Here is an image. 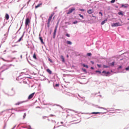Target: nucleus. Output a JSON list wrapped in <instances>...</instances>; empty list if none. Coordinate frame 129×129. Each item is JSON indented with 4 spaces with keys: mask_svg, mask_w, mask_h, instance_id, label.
I'll return each mask as SVG.
<instances>
[{
    "mask_svg": "<svg viewBox=\"0 0 129 129\" xmlns=\"http://www.w3.org/2000/svg\"><path fill=\"white\" fill-rule=\"evenodd\" d=\"M54 13H52V14H51V15L49 16V17L48 19V22H47L48 28L50 27V24L51 21L52 20L53 16H54Z\"/></svg>",
    "mask_w": 129,
    "mask_h": 129,
    "instance_id": "1",
    "label": "nucleus"
},
{
    "mask_svg": "<svg viewBox=\"0 0 129 129\" xmlns=\"http://www.w3.org/2000/svg\"><path fill=\"white\" fill-rule=\"evenodd\" d=\"M121 24H120L119 22H116V23H113L111 25L112 27H118V26H121Z\"/></svg>",
    "mask_w": 129,
    "mask_h": 129,
    "instance_id": "2",
    "label": "nucleus"
},
{
    "mask_svg": "<svg viewBox=\"0 0 129 129\" xmlns=\"http://www.w3.org/2000/svg\"><path fill=\"white\" fill-rule=\"evenodd\" d=\"M76 10L75 8H70L68 13H67V14H71V13L73 12L74 11H75Z\"/></svg>",
    "mask_w": 129,
    "mask_h": 129,
    "instance_id": "3",
    "label": "nucleus"
},
{
    "mask_svg": "<svg viewBox=\"0 0 129 129\" xmlns=\"http://www.w3.org/2000/svg\"><path fill=\"white\" fill-rule=\"evenodd\" d=\"M30 23V20L29 18H27L25 20V25L26 26H28L29 24Z\"/></svg>",
    "mask_w": 129,
    "mask_h": 129,
    "instance_id": "4",
    "label": "nucleus"
},
{
    "mask_svg": "<svg viewBox=\"0 0 129 129\" xmlns=\"http://www.w3.org/2000/svg\"><path fill=\"white\" fill-rule=\"evenodd\" d=\"M57 27L58 26L56 25V26H55V28L54 29V33H53V37L54 38L55 36H56V31H57Z\"/></svg>",
    "mask_w": 129,
    "mask_h": 129,
    "instance_id": "5",
    "label": "nucleus"
},
{
    "mask_svg": "<svg viewBox=\"0 0 129 129\" xmlns=\"http://www.w3.org/2000/svg\"><path fill=\"white\" fill-rule=\"evenodd\" d=\"M35 95V93H31V94L29 95V96L28 97V99H31L33 97V96Z\"/></svg>",
    "mask_w": 129,
    "mask_h": 129,
    "instance_id": "6",
    "label": "nucleus"
},
{
    "mask_svg": "<svg viewBox=\"0 0 129 129\" xmlns=\"http://www.w3.org/2000/svg\"><path fill=\"white\" fill-rule=\"evenodd\" d=\"M102 74H106L105 76H106V77H108V74H110V73L109 72H106V71H102Z\"/></svg>",
    "mask_w": 129,
    "mask_h": 129,
    "instance_id": "7",
    "label": "nucleus"
},
{
    "mask_svg": "<svg viewBox=\"0 0 129 129\" xmlns=\"http://www.w3.org/2000/svg\"><path fill=\"white\" fill-rule=\"evenodd\" d=\"M108 21V19H105L104 21H102V22L101 23V25H104V24L105 23V22H107Z\"/></svg>",
    "mask_w": 129,
    "mask_h": 129,
    "instance_id": "8",
    "label": "nucleus"
},
{
    "mask_svg": "<svg viewBox=\"0 0 129 129\" xmlns=\"http://www.w3.org/2000/svg\"><path fill=\"white\" fill-rule=\"evenodd\" d=\"M87 12L88 13V14H93V12L92 11V10L91 9H90V10H88Z\"/></svg>",
    "mask_w": 129,
    "mask_h": 129,
    "instance_id": "9",
    "label": "nucleus"
},
{
    "mask_svg": "<svg viewBox=\"0 0 129 129\" xmlns=\"http://www.w3.org/2000/svg\"><path fill=\"white\" fill-rule=\"evenodd\" d=\"M9 15L8 13H6V16H5V18H6L7 20H9Z\"/></svg>",
    "mask_w": 129,
    "mask_h": 129,
    "instance_id": "10",
    "label": "nucleus"
},
{
    "mask_svg": "<svg viewBox=\"0 0 129 129\" xmlns=\"http://www.w3.org/2000/svg\"><path fill=\"white\" fill-rule=\"evenodd\" d=\"M24 102H25V101H23V102H18L17 103H16L15 105H21V104L24 103Z\"/></svg>",
    "mask_w": 129,
    "mask_h": 129,
    "instance_id": "11",
    "label": "nucleus"
},
{
    "mask_svg": "<svg viewBox=\"0 0 129 129\" xmlns=\"http://www.w3.org/2000/svg\"><path fill=\"white\" fill-rule=\"evenodd\" d=\"M128 5H124L123 4H122L121 7L124 8V9H127Z\"/></svg>",
    "mask_w": 129,
    "mask_h": 129,
    "instance_id": "12",
    "label": "nucleus"
},
{
    "mask_svg": "<svg viewBox=\"0 0 129 129\" xmlns=\"http://www.w3.org/2000/svg\"><path fill=\"white\" fill-rule=\"evenodd\" d=\"M42 3L38 4V5L35 6V9H38V8L40 7V6H42Z\"/></svg>",
    "mask_w": 129,
    "mask_h": 129,
    "instance_id": "13",
    "label": "nucleus"
},
{
    "mask_svg": "<svg viewBox=\"0 0 129 129\" xmlns=\"http://www.w3.org/2000/svg\"><path fill=\"white\" fill-rule=\"evenodd\" d=\"M60 58H61V59L62 60V62H65V58H64L63 55H61L60 56Z\"/></svg>",
    "mask_w": 129,
    "mask_h": 129,
    "instance_id": "14",
    "label": "nucleus"
},
{
    "mask_svg": "<svg viewBox=\"0 0 129 129\" xmlns=\"http://www.w3.org/2000/svg\"><path fill=\"white\" fill-rule=\"evenodd\" d=\"M39 39H40V41H41V44H44V41H43V38H42V37H39Z\"/></svg>",
    "mask_w": 129,
    "mask_h": 129,
    "instance_id": "15",
    "label": "nucleus"
},
{
    "mask_svg": "<svg viewBox=\"0 0 129 129\" xmlns=\"http://www.w3.org/2000/svg\"><path fill=\"white\" fill-rule=\"evenodd\" d=\"M46 71H47V72L48 73V74H52V71H51V70L48 69L46 70Z\"/></svg>",
    "mask_w": 129,
    "mask_h": 129,
    "instance_id": "16",
    "label": "nucleus"
},
{
    "mask_svg": "<svg viewBox=\"0 0 129 129\" xmlns=\"http://www.w3.org/2000/svg\"><path fill=\"white\" fill-rule=\"evenodd\" d=\"M23 38V35L20 38H19V40L17 41V42H21V41L22 40Z\"/></svg>",
    "mask_w": 129,
    "mask_h": 129,
    "instance_id": "17",
    "label": "nucleus"
},
{
    "mask_svg": "<svg viewBox=\"0 0 129 129\" xmlns=\"http://www.w3.org/2000/svg\"><path fill=\"white\" fill-rule=\"evenodd\" d=\"M82 66H83V67L86 68V69H88V65H86L85 63H83Z\"/></svg>",
    "mask_w": 129,
    "mask_h": 129,
    "instance_id": "18",
    "label": "nucleus"
},
{
    "mask_svg": "<svg viewBox=\"0 0 129 129\" xmlns=\"http://www.w3.org/2000/svg\"><path fill=\"white\" fill-rule=\"evenodd\" d=\"M67 43L68 45H72V42L70 41H67Z\"/></svg>",
    "mask_w": 129,
    "mask_h": 129,
    "instance_id": "19",
    "label": "nucleus"
},
{
    "mask_svg": "<svg viewBox=\"0 0 129 129\" xmlns=\"http://www.w3.org/2000/svg\"><path fill=\"white\" fill-rule=\"evenodd\" d=\"M118 15H121L122 16H123V14L121 11H120L118 13Z\"/></svg>",
    "mask_w": 129,
    "mask_h": 129,
    "instance_id": "20",
    "label": "nucleus"
},
{
    "mask_svg": "<svg viewBox=\"0 0 129 129\" xmlns=\"http://www.w3.org/2000/svg\"><path fill=\"white\" fill-rule=\"evenodd\" d=\"M33 57L34 58V59H37V56H36L35 53H34V54H33Z\"/></svg>",
    "mask_w": 129,
    "mask_h": 129,
    "instance_id": "21",
    "label": "nucleus"
},
{
    "mask_svg": "<svg viewBox=\"0 0 129 129\" xmlns=\"http://www.w3.org/2000/svg\"><path fill=\"white\" fill-rule=\"evenodd\" d=\"M104 68L107 69L109 68V66H107V65H103Z\"/></svg>",
    "mask_w": 129,
    "mask_h": 129,
    "instance_id": "22",
    "label": "nucleus"
},
{
    "mask_svg": "<svg viewBox=\"0 0 129 129\" xmlns=\"http://www.w3.org/2000/svg\"><path fill=\"white\" fill-rule=\"evenodd\" d=\"M114 64H115L114 61H113V62L111 63V66H112V67L114 66Z\"/></svg>",
    "mask_w": 129,
    "mask_h": 129,
    "instance_id": "23",
    "label": "nucleus"
},
{
    "mask_svg": "<svg viewBox=\"0 0 129 129\" xmlns=\"http://www.w3.org/2000/svg\"><path fill=\"white\" fill-rule=\"evenodd\" d=\"M79 16L80 17H81V18L84 19V16H83V15H81V14H79Z\"/></svg>",
    "mask_w": 129,
    "mask_h": 129,
    "instance_id": "24",
    "label": "nucleus"
},
{
    "mask_svg": "<svg viewBox=\"0 0 129 129\" xmlns=\"http://www.w3.org/2000/svg\"><path fill=\"white\" fill-rule=\"evenodd\" d=\"M87 55H88V56H90L92 55V53H91V52H88V53H87Z\"/></svg>",
    "mask_w": 129,
    "mask_h": 129,
    "instance_id": "25",
    "label": "nucleus"
},
{
    "mask_svg": "<svg viewBox=\"0 0 129 129\" xmlns=\"http://www.w3.org/2000/svg\"><path fill=\"white\" fill-rule=\"evenodd\" d=\"M115 2V0H111L110 2L111 3H114Z\"/></svg>",
    "mask_w": 129,
    "mask_h": 129,
    "instance_id": "26",
    "label": "nucleus"
},
{
    "mask_svg": "<svg viewBox=\"0 0 129 129\" xmlns=\"http://www.w3.org/2000/svg\"><path fill=\"white\" fill-rule=\"evenodd\" d=\"M66 36H67L68 37H70V35L69 34V33H67V34H66Z\"/></svg>",
    "mask_w": 129,
    "mask_h": 129,
    "instance_id": "27",
    "label": "nucleus"
},
{
    "mask_svg": "<svg viewBox=\"0 0 129 129\" xmlns=\"http://www.w3.org/2000/svg\"><path fill=\"white\" fill-rule=\"evenodd\" d=\"M125 71H129V66L125 68Z\"/></svg>",
    "mask_w": 129,
    "mask_h": 129,
    "instance_id": "28",
    "label": "nucleus"
},
{
    "mask_svg": "<svg viewBox=\"0 0 129 129\" xmlns=\"http://www.w3.org/2000/svg\"><path fill=\"white\" fill-rule=\"evenodd\" d=\"M96 73H99V74H101V72L100 71H96Z\"/></svg>",
    "mask_w": 129,
    "mask_h": 129,
    "instance_id": "29",
    "label": "nucleus"
},
{
    "mask_svg": "<svg viewBox=\"0 0 129 129\" xmlns=\"http://www.w3.org/2000/svg\"><path fill=\"white\" fill-rule=\"evenodd\" d=\"M97 66L98 68H101V64H97Z\"/></svg>",
    "mask_w": 129,
    "mask_h": 129,
    "instance_id": "30",
    "label": "nucleus"
},
{
    "mask_svg": "<svg viewBox=\"0 0 129 129\" xmlns=\"http://www.w3.org/2000/svg\"><path fill=\"white\" fill-rule=\"evenodd\" d=\"M74 24H77L78 23V21H75V22H73Z\"/></svg>",
    "mask_w": 129,
    "mask_h": 129,
    "instance_id": "31",
    "label": "nucleus"
},
{
    "mask_svg": "<svg viewBox=\"0 0 129 129\" xmlns=\"http://www.w3.org/2000/svg\"><path fill=\"white\" fill-rule=\"evenodd\" d=\"M79 10L81 11H83V12L85 11L84 9H80Z\"/></svg>",
    "mask_w": 129,
    "mask_h": 129,
    "instance_id": "32",
    "label": "nucleus"
},
{
    "mask_svg": "<svg viewBox=\"0 0 129 129\" xmlns=\"http://www.w3.org/2000/svg\"><path fill=\"white\" fill-rule=\"evenodd\" d=\"M1 59H2V60H3V61H7V60H5V58H1Z\"/></svg>",
    "mask_w": 129,
    "mask_h": 129,
    "instance_id": "33",
    "label": "nucleus"
},
{
    "mask_svg": "<svg viewBox=\"0 0 129 129\" xmlns=\"http://www.w3.org/2000/svg\"><path fill=\"white\" fill-rule=\"evenodd\" d=\"M55 86L56 87H58V86H59V84H56Z\"/></svg>",
    "mask_w": 129,
    "mask_h": 129,
    "instance_id": "34",
    "label": "nucleus"
},
{
    "mask_svg": "<svg viewBox=\"0 0 129 129\" xmlns=\"http://www.w3.org/2000/svg\"><path fill=\"white\" fill-rule=\"evenodd\" d=\"M26 116V114H24V115H23V119L25 118Z\"/></svg>",
    "mask_w": 129,
    "mask_h": 129,
    "instance_id": "35",
    "label": "nucleus"
},
{
    "mask_svg": "<svg viewBox=\"0 0 129 129\" xmlns=\"http://www.w3.org/2000/svg\"><path fill=\"white\" fill-rule=\"evenodd\" d=\"M83 71L87 73L86 70V69H83Z\"/></svg>",
    "mask_w": 129,
    "mask_h": 129,
    "instance_id": "36",
    "label": "nucleus"
},
{
    "mask_svg": "<svg viewBox=\"0 0 129 129\" xmlns=\"http://www.w3.org/2000/svg\"><path fill=\"white\" fill-rule=\"evenodd\" d=\"M99 14L101 15V16H103V13L102 12H99Z\"/></svg>",
    "mask_w": 129,
    "mask_h": 129,
    "instance_id": "37",
    "label": "nucleus"
},
{
    "mask_svg": "<svg viewBox=\"0 0 129 129\" xmlns=\"http://www.w3.org/2000/svg\"><path fill=\"white\" fill-rule=\"evenodd\" d=\"M91 69H92V70H94V68H93V67H91Z\"/></svg>",
    "mask_w": 129,
    "mask_h": 129,
    "instance_id": "38",
    "label": "nucleus"
},
{
    "mask_svg": "<svg viewBox=\"0 0 129 129\" xmlns=\"http://www.w3.org/2000/svg\"><path fill=\"white\" fill-rule=\"evenodd\" d=\"M121 68H122V66H119V67H118V69H121Z\"/></svg>",
    "mask_w": 129,
    "mask_h": 129,
    "instance_id": "39",
    "label": "nucleus"
},
{
    "mask_svg": "<svg viewBox=\"0 0 129 129\" xmlns=\"http://www.w3.org/2000/svg\"><path fill=\"white\" fill-rule=\"evenodd\" d=\"M100 113L99 112H93V113Z\"/></svg>",
    "mask_w": 129,
    "mask_h": 129,
    "instance_id": "40",
    "label": "nucleus"
},
{
    "mask_svg": "<svg viewBox=\"0 0 129 129\" xmlns=\"http://www.w3.org/2000/svg\"><path fill=\"white\" fill-rule=\"evenodd\" d=\"M49 61H50L51 62H52V60L51 59V58H49Z\"/></svg>",
    "mask_w": 129,
    "mask_h": 129,
    "instance_id": "41",
    "label": "nucleus"
},
{
    "mask_svg": "<svg viewBox=\"0 0 129 129\" xmlns=\"http://www.w3.org/2000/svg\"><path fill=\"white\" fill-rule=\"evenodd\" d=\"M30 1L29 0V1H28V2H27V4H29V3H30Z\"/></svg>",
    "mask_w": 129,
    "mask_h": 129,
    "instance_id": "42",
    "label": "nucleus"
},
{
    "mask_svg": "<svg viewBox=\"0 0 129 129\" xmlns=\"http://www.w3.org/2000/svg\"><path fill=\"white\" fill-rule=\"evenodd\" d=\"M93 17H96V16H94L93 14L92 15Z\"/></svg>",
    "mask_w": 129,
    "mask_h": 129,
    "instance_id": "43",
    "label": "nucleus"
},
{
    "mask_svg": "<svg viewBox=\"0 0 129 129\" xmlns=\"http://www.w3.org/2000/svg\"><path fill=\"white\" fill-rule=\"evenodd\" d=\"M61 124H63V121H61Z\"/></svg>",
    "mask_w": 129,
    "mask_h": 129,
    "instance_id": "44",
    "label": "nucleus"
},
{
    "mask_svg": "<svg viewBox=\"0 0 129 129\" xmlns=\"http://www.w3.org/2000/svg\"><path fill=\"white\" fill-rule=\"evenodd\" d=\"M91 62L92 63V64H94V62L93 61H91Z\"/></svg>",
    "mask_w": 129,
    "mask_h": 129,
    "instance_id": "45",
    "label": "nucleus"
},
{
    "mask_svg": "<svg viewBox=\"0 0 129 129\" xmlns=\"http://www.w3.org/2000/svg\"><path fill=\"white\" fill-rule=\"evenodd\" d=\"M127 30H129V27H127Z\"/></svg>",
    "mask_w": 129,
    "mask_h": 129,
    "instance_id": "46",
    "label": "nucleus"
},
{
    "mask_svg": "<svg viewBox=\"0 0 129 129\" xmlns=\"http://www.w3.org/2000/svg\"><path fill=\"white\" fill-rule=\"evenodd\" d=\"M8 68H7L6 70H8Z\"/></svg>",
    "mask_w": 129,
    "mask_h": 129,
    "instance_id": "47",
    "label": "nucleus"
},
{
    "mask_svg": "<svg viewBox=\"0 0 129 129\" xmlns=\"http://www.w3.org/2000/svg\"><path fill=\"white\" fill-rule=\"evenodd\" d=\"M55 18V16H54V17L53 18V19H54Z\"/></svg>",
    "mask_w": 129,
    "mask_h": 129,
    "instance_id": "48",
    "label": "nucleus"
},
{
    "mask_svg": "<svg viewBox=\"0 0 129 129\" xmlns=\"http://www.w3.org/2000/svg\"><path fill=\"white\" fill-rule=\"evenodd\" d=\"M127 20H129V18H128V19H127Z\"/></svg>",
    "mask_w": 129,
    "mask_h": 129,
    "instance_id": "49",
    "label": "nucleus"
},
{
    "mask_svg": "<svg viewBox=\"0 0 129 129\" xmlns=\"http://www.w3.org/2000/svg\"><path fill=\"white\" fill-rule=\"evenodd\" d=\"M67 57H69V55H67Z\"/></svg>",
    "mask_w": 129,
    "mask_h": 129,
    "instance_id": "50",
    "label": "nucleus"
},
{
    "mask_svg": "<svg viewBox=\"0 0 129 129\" xmlns=\"http://www.w3.org/2000/svg\"><path fill=\"white\" fill-rule=\"evenodd\" d=\"M51 116H53V115H51Z\"/></svg>",
    "mask_w": 129,
    "mask_h": 129,
    "instance_id": "51",
    "label": "nucleus"
}]
</instances>
